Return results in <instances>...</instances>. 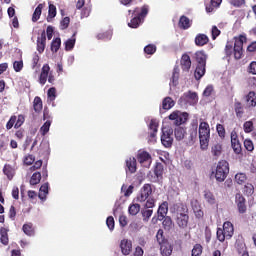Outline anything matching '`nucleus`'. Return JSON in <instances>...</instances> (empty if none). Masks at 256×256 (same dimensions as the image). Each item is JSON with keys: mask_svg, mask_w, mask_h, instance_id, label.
Returning a JSON list of instances; mask_svg holds the SVG:
<instances>
[{"mask_svg": "<svg viewBox=\"0 0 256 256\" xmlns=\"http://www.w3.org/2000/svg\"><path fill=\"white\" fill-rule=\"evenodd\" d=\"M171 211L176 215V225L180 229H187L189 227V207H187V204L183 202L175 203L171 207Z\"/></svg>", "mask_w": 256, "mask_h": 256, "instance_id": "obj_1", "label": "nucleus"}, {"mask_svg": "<svg viewBox=\"0 0 256 256\" xmlns=\"http://www.w3.org/2000/svg\"><path fill=\"white\" fill-rule=\"evenodd\" d=\"M234 41V43L231 41L226 43L224 53L226 57H231V55H234V58L239 60L243 57V44L247 43V36L239 35V37H234Z\"/></svg>", "mask_w": 256, "mask_h": 256, "instance_id": "obj_2", "label": "nucleus"}, {"mask_svg": "<svg viewBox=\"0 0 256 256\" xmlns=\"http://www.w3.org/2000/svg\"><path fill=\"white\" fill-rule=\"evenodd\" d=\"M149 13V6L144 5L142 8L136 7L132 12V19L128 23V27L131 29H137L141 23L145 21Z\"/></svg>", "mask_w": 256, "mask_h": 256, "instance_id": "obj_3", "label": "nucleus"}, {"mask_svg": "<svg viewBox=\"0 0 256 256\" xmlns=\"http://www.w3.org/2000/svg\"><path fill=\"white\" fill-rule=\"evenodd\" d=\"M198 133L200 149H202V151H207L209 148V139H211V128L209 127V123L200 122Z\"/></svg>", "mask_w": 256, "mask_h": 256, "instance_id": "obj_4", "label": "nucleus"}, {"mask_svg": "<svg viewBox=\"0 0 256 256\" xmlns=\"http://www.w3.org/2000/svg\"><path fill=\"white\" fill-rule=\"evenodd\" d=\"M235 233V228L233 227V223L227 221L223 224V229L218 228L216 232V237L220 243H223L225 239H231L233 234Z\"/></svg>", "mask_w": 256, "mask_h": 256, "instance_id": "obj_5", "label": "nucleus"}, {"mask_svg": "<svg viewBox=\"0 0 256 256\" xmlns=\"http://www.w3.org/2000/svg\"><path fill=\"white\" fill-rule=\"evenodd\" d=\"M229 175V162L226 160H220L216 166L215 179L218 183H223Z\"/></svg>", "mask_w": 256, "mask_h": 256, "instance_id": "obj_6", "label": "nucleus"}, {"mask_svg": "<svg viewBox=\"0 0 256 256\" xmlns=\"http://www.w3.org/2000/svg\"><path fill=\"white\" fill-rule=\"evenodd\" d=\"M168 119H170V121H174V125L179 127L180 125L187 123L189 119V113L175 110L168 116Z\"/></svg>", "mask_w": 256, "mask_h": 256, "instance_id": "obj_7", "label": "nucleus"}, {"mask_svg": "<svg viewBox=\"0 0 256 256\" xmlns=\"http://www.w3.org/2000/svg\"><path fill=\"white\" fill-rule=\"evenodd\" d=\"M151 195H153V187L151 184H144L136 197V201L145 203L146 200L151 198Z\"/></svg>", "mask_w": 256, "mask_h": 256, "instance_id": "obj_8", "label": "nucleus"}, {"mask_svg": "<svg viewBox=\"0 0 256 256\" xmlns=\"http://www.w3.org/2000/svg\"><path fill=\"white\" fill-rule=\"evenodd\" d=\"M231 147L236 155H243V147L241 146V141H239V135L237 130H232L230 133Z\"/></svg>", "mask_w": 256, "mask_h": 256, "instance_id": "obj_9", "label": "nucleus"}, {"mask_svg": "<svg viewBox=\"0 0 256 256\" xmlns=\"http://www.w3.org/2000/svg\"><path fill=\"white\" fill-rule=\"evenodd\" d=\"M235 203H236L238 212L241 215L247 213V200L245 199V196L243 194L237 193L235 195Z\"/></svg>", "mask_w": 256, "mask_h": 256, "instance_id": "obj_10", "label": "nucleus"}, {"mask_svg": "<svg viewBox=\"0 0 256 256\" xmlns=\"http://www.w3.org/2000/svg\"><path fill=\"white\" fill-rule=\"evenodd\" d=\"M161 143L167 148L173 145V130L171 128L162 130Z\"/></svg>", "mask_w": 256, "mask_h": 256, "instance_id": "obj_11", "label": "nucleus"}, {"mask_svg": "<svg viewBox=\"0 0 256 256\" xmlns=\"http://www.w3.org/2000/svg\"><path fill=\"white\" fill-rule=\"evenodd\" d=\"M50 73H52L51 66H49V64H44L38 77V83L40 85H45V83H47V78L49 77Z\"/></svg>", "mask_w": 256, "mask_h": 256, "instance_id": "obj_12", "label": "nucleus"}, {"mask_svg": "<svg viewBox=\"0 0 256 256\" xmlns=\"http://www.w3.org/2000/svg\"><path fill=\"white\" fill-rule=\"evenodd\" d=\"M121 253L124 255H130L133 251V242L129 239H123L120 242Z\"/></svg>", "mask_w": 256, "mask_h": 256, "instance_id": "obj_13", "label": "nucleus"}, {"mask_svg": "<svg viewBox=\"0 0 256 256\" xmlns=\"http://www.w3.org/2000/svg\"><path fill=\"white\" fill-rule=\"evenodd\" d=\"M191 25H193V20L189 19V17L182 15L178 21L179 29L183 31H187V29H191Z\"/></svg>", "mask_w": 256, "mask_h": 256, "instance_id": "obj_14", "label": "nucleus"}, {"mask_svg": "<svg viewBox=\"0 0 256 256\" xmlns=\"http://www.w3.org/2000/svg\"><path fill=\"white\" fill-rule=\"evenodd\" d=\"M149 141H155V138L157 137V131H159V123H157L156 120H151L149 124Z\"/></svg>", "mask_w": 256, "mask_h": 256, "instance_id": "obj_15", "label": "nucleus"}, {"mask_svg": "<svg viewBox=\"0 0 256 256\" xmlns=\"http://www.w3.org/2000/svg\"><path fill=\"white\" fill-rule=\"evenodd\" d=\"M47 45V34L45 31L41 33V36L37 38V51L38 53H43Z\"/></svg>", "mask_w": 256, "mask_h": 256, "instance_id": "obj_16", "label": "nucleus"}, {"mask_svg": "<svg viewBox=\"0 0 256 256\" xmlns=\"http://www.w3.org/2000/svg\"><path fill=\"white\" fill-rule=\"evenodd\" d=\"M158 221H163L165 217H167V213H169V203L167 201H164L159 207H158Z\"/></svg>", "mask_w": 256, "mask_h": 256, "instance_id": "obj_17", "label": "nucleus"}, {"mask_svg": "<svg viewBox=\"0 0 256 256\" xmlns=\"http://www.w3.org/2000/svg\"><path fill=\"white\" fill-rule=\"evenodd\" d=\"M245 103L247 109H252L253 107H256V93L255 91H250L245 96Z\"/></svg>", "mask_w": 256, "mask_h": 256, "instance_id": "obj_18", "label": "nucleus"}, {"mask_svg": "<svg viewBox=\"0 0 256 256\" xmlns=\"http://www.w3.org/2000/svg\"><path fill=\"white\" fill-rule=\"evenodd\" d=\"M180 65H181V69L182 71H189V69H191V57L189 56V54L184 53L181 57L180 60Z\"/></svg>", "mask_w": 256, "mask_h": 256, "instance_id": "obj_19", "label": "nucleus"}, {"mask_svg": "<svg viewBox=\"0 0 256 256\" xmlns=\"http://www.w3.org/2000/svg\"><path fill=\"white\" fill-rule=\"evenodd\" d=\"M194 43L197 47H205L209 43V36L206 34H197Z\"/></svg>", "mask_w": 256, "mask_h": 256, "instance_id": "obj_20", "label": "nucleus"}, {"mask_svg": "<svg viewBox=\"0 0 256 256\" xmlns=\"http://www.w3.org/2000/svg\"><path fill=\"white\" fill-rule=\"evenodd\" d=\"M160 253L162 256H171L173 253V245L169 242L160 244Z\"/></svg>", "mask_w": 256, "mask_h": 256, "instance_id": "obj_21", "label": "nucleus"}, {"mask_svg": "<svg viewBox=\"0 0 256 256\" xmlns=\"http://www.w3.org/2000/svg\"><path fill=\"white\" fill-rule=\"evenodd\" d=\"M234 111H235L237 119H243V115H245V108L243 107V103L235 100Z\"/></svg>", "mask_w": 256, "mask_h": 256, "instance_id": "obj_22", "label": "nucleus"}, {"mask_svg": "<svg viewBox=\"0 0 256 256\" xmlns=\"http://www.w3.org/2000/svg\"><path fill=\"white\" fill-rule=\"evenodd\" d=\"M195 59L197 65H207V54L205 51L200 50L195 53Z\"/></svg>", "mask_w": 256, "mask_h": 256, "instance_id": "obj_23", "label": "nucleus"}, {"mask_svg": "<svg viewBox=\"0 0 256 256\" xmlns=\"http://www.w3.org/2000/svg\"><path fill=\"white\" fill-rule=\"evenodd\" d=\"M3 173L6 175L7 179L11 181L15 177V168L11 164H5L3 167Z\"/></svg>", "mask_w": 256, "mask_h": 256, "instance_id": "obj_24", "label": "nucleus"}, {"mask_svg": "<svg viewBox=\"0 0 256 256\" xmlns=\"http://www.w3.org/2000/svg\"><path fill=\"white\" fill-rule=\"evenodd\" d=\"M221 3H223V0H211L210 4L206 5V12L213 13L215 9H219V7H221Z\"/></svg>", "mask_w": 256, "mask_h": 256, "instance_id": "obj_25", "label": "nucleus"}, {"mask_svg": "<svg viewBox=\"0 0 256 256\" xmlns=\"http://www.w3.org/2000/svg\"><path fill=\"white\" fill-rule=\"evenodd\" d=\"M222 153H223V145L217 143L211 147V154L214 157V159H219Z\"/></svg>", "mask_w": 256, "mask_h": 256, "instance_id": "obj_26", "label": "nucleus"}, {"mask_svg": "<svg viewBox=\"0 0 256 256\" xmlns=\"http://www.w3.org/2000/svg\"><path fill=\"white\" fill-rule=\"evenodd\" d=\"M137 160L141 164L151 163V154H149V152H147V151L139 152L138 155H137Z\"/></svg>", "mask_w": 256, "mask_h": 256, "instance_id": "obj_27", "label": "nucleus"}, {"mask_svg": "<svg viewBox=\"0 0 256 256\" xmlns=\"http://www.w3.org/2000/svg\"><path fill=\"white\" fill-rule=\"evenodd\" d=\"M126 167L129 173H135L137 171V160L135 157H130L126 160Z\"/></svg>", "mask_w": 256, "mask_h": 256, "instance_id": "obj_28", "label": "nucleus"}, {"mask_svg": "<svg viewBox=\"0 0 256 256\" xmlns=\"http://www.w3.org/2000/svg\"><path fill=\"white\" fill-rule=\"evenodd\" d=\"M206 67L207 65L197 64L194 72V76L197 81H199V79H201L205 75Z\"/></svg>", "mask_w": 256, "mask_h": 256, "instance_id": "obj_29", "label": "nucleus"}, {"mask_svg": "<svg viewBox=\"0 0 256 256\" xmlns=\"http://www.w3.org/2000/svg\"><path fill=\"white\" fill-rule=\"evenodd\" d=\"M47 195H49V183H44L40 187L38 197L41 201H45L47 199Z\"/></svg>", "mask_w": 256, "mask_h": 256, "instance_id": "obj_30", "label": "nucleus"}, {"mask_svg": "<svg viewBox=\"0 0 256 256\" xmlns=\"http://www.w3.org/2000/svg\"><path fill=\"white\" fill-rule=\"evenodd\" d=\"M9 229L5 228V227H1L0 228V242L2 243V245H9Z\"/></svg>", "mask_w": 256, "mask_h": 256, "instance_id": "obj_31", "label": "nucleus"}, {"mask_svg": "<svg viewBox=\"0 0 256 256\" xmlns=\"http://www.w3.org/2000/svg\"><path fill=\"white\" fill-rule=\"evenodd\" d=\"M175 107V100L171 97H166L162 101V109L165 111H169V109H173Z\"/></svg>", "mask_w": 256, "mask_h": 256, "instance_id": "obj_32", "label": "nucleus"}, {"mask_svg": "<svg viewBox=\"0 0 256 256\" xmlns=\"http://www.w3.org/2000/svg\"><path fill=\"white\" fill-rule=\"evenodd\" d=\"M22 231L28 237H33L35 235V228L33 227V223L29 222L22 226Z\"/></svg>", "mask_w": 256, "mask_h": 256, "instance_id": "obj_33", "label": "nucleus"}, {"mask_svg": "<svg viewBox=\"0 0 256 256\" xmlns=\"http://www.w3.org/2000/svg\"><path fill=\"white\" fill-rule=\"evenodd\" d=\"M33 109L35 113H41V111H43V100H41V97L36 96L34 98Z\"/></svg>", "mask_w": 256, "mask_h": 256, "instance_id": "obj_34", "label": "nucleus"}, {"mask_svg": "<svg viewBox=\"0 0 256 256\" xmlns=\"http://www.w3.org/2000/svg\"><path fill=\"white\" fill-rule=\"evenodd\" d=\"M76 35H77V32H75L70 39L66 40V42L64 43L65 51H73L75 47V43L77 41V39H75Z\"/></svg>", "mask_w": 256, "mask_h": 256, "instance_id": "obj_35", "label": "nucleus"}, {"mask_svg": "<svg viewBox=\"0 0 256 256\" xmlns=\"http://www.w3.org/2000/svg\"><path fill=\"white\" fill-rule=\"evenodd\" d=\"M162 221L165 231H171L173 229V219H171V216H164Z\"/></svg>", "mask_w": 256, "mask_h": 256, "instance_id": "obj_36", "label": "nucleus"}, {"mask_svg": "<svg viewBox=\"0 0 256 256\" xmlns=\"http://www.w3.org/2000/svg\"><path fill=\"white\" fill-rule=\"evenodd\" d=\"M41 13H43V4H39L32 15V22L37 23L38 19H41Z\"/></svg>", "mask_w": 256, "mask_h": 256, "instance_id": "obj_37", "label": "nucleus"}, {"mask_svg": "<svg viewBox=\"0 0 256 256\" xmlns=\"http://www.w3.org/2000/svg\"><path fill=\"white\" fill-rule=\"evenodd\" d=\"M196 142H197V128L190 130V135L188 138L187 145H189V147H191V146L195 145Z\"/></svg>", "mask_w": 256, "mask_h": 256, "instance_id": "obj_38", "label": "nucleus"}, {"mask_svg": "<svg viewBox=\"0 0 256 256\" xmlns=\"http://www.w3.org/2000/svg\"><path fill=\"white\" fill-rule=\"evenodd\" d=\"M55 17H57V7L54 4H49L47 21L49 22L51 19H55Z\"/></svg>", "mask_w": 256, "mask_h": 256, "instance_id": "obj_39", "label": "nucleus"}, {"mask_svg": "<svg viewBox=\"0 0 256 256\" xmlns=\"http://www.w3.org/2000/svg\"><path fill=\"white\" fill-rule=\"evenodd\" d=\"M204 199L210 205H215V203H216L215 195H213V192H211L209 190L204 191Z\"/></svg>", "mask_w": 256, "mask_h": 256, "instance_id": "obj_40", "label": "nucleus"}, {"mask_svg": "<svg viewBox=\"0 0 256 256\" xmlns=\"http://www.w3.org/2000/svg\"><path fill=\"white\" fill-rule=\"evenodd\" d=\"M61 49V38L57 37L51 42V51L52 53H57Z\"/></svg>", "mask_w": 256, "mask_h": 256, "instance_id": "obj_41", "label": "nucleus"}, {"mask_svg": "<svg viewBox=\"0 0 256 256\" xmlns=\"http://www.w3.org/2000/svg\"><path fill=\"white\" fill-rule=\"evenodd\" d=\"M174 135L177 141H182V139H185V130L183 127H177L174 130Z\"/></svg>", "mask_w": 256, "mask_h": 256, "instance_id": "obj_42", "label": "nucleus"}, {"mask_svg": "<svg viewBox=\"0 0 256 256\" xmlns=\"http://www.w3.org/2000/svg\"><path fill=\"white\" fill-rule=\"evenodd\" d=\"M156 239H157L158 245H163V243L169 242V240H167V238H165L163 229L158 230V232L156 234Z\"/></svg>", "mask_w": 256, "mask_h": 256, "instance_id": "obj_43", "label": "nucleus"}, {"mask_svg": "<svg viewBox=\"0 0 256 256\" xmlns=\"http://www.w3.org/2000/svg\"><path fill=\"white\" fill-rule=\"evenodd\" d=\"M165 171L163 163L157 162L154 167V175L157 177H163V172Z\"/></svg>", "mask_w": 256, "mask_h": 256, "instance_id": "obj_44", "label": "nucleus"}, {"mask_svg": "<svg viewBox=\"0 0 256 256\" xmlns=\"http://www.w3.org/2000/svg\"><path fill=\"white\" fill-rule=\"evenodd\" d=\"M185 99H188L189 101H192V103H197L199 101V96H197L196 92L188 91L184 93Z\"/></svg>", "mask_w": 256, "mask_h": 256, "instance_id": "obj_45", "label": "nucleus"}, {"mask_svg": "<svg viewBox=\"0 0 256 256\" xmlns=\"http://www.w3.org/2000/svg\"><path fill=\"white\" fill-rule=\"evenodd\" d=\"M203 255V246L201 244H195L193 246L191 256H201Z\"/></svg>", "mask_w": 256, "mask_h": 256, "instance_id": "obj_46", "label": "nucleus"}, {"mask_svg": "<svg viewBox=\"0 0 256 256\" xmlns=\"http://www.w3.org/2000/svg\"><path fill=\"white\" fill-rule=\"evenodd\" d=\"M41 183V173L35 172L30 178V185H39Z\"/></svg>", "mask_w": 256, "mask_h": 256, "instance_id": "obj_47", "label": "nucleus"}, {"mask_svg": "<svg viewBox=\"0 0 256 256\" xmlns=\"http://www.w3.org/2000/svg\"><path fill=\"white\" fill-rule=\"evenodd\" d=\"M140 211H141V205L139 204H132L128 208V213L133 216L137 215V213H139Z\"/></svg>", "mask_w": 256, "mask_h": 256, "instance_id": "obj_48", "label": "nucleus"}, {"mask_svg": "<svg viewBox=\"0 0 256 256\" xmlns=\"http://www.w3.org/2000/svg\"><path fill=\"white\" fill-rule=\"evenodd\" d=\"M243 129H244V133H252L253 129H255L253 120L244 122Z\"/></svg>", "mask_w": 256, "mask_h": 256, "instance_id": "obj_49", "label": "nucleus"}, {"mask_svg": "<svg viewBox=\"0 0 256 256\" xmlns=\"http://www.w3.org/2000/svg\"><path fill=\"white\" fill-rule=\"evenodd\" d=\"M156 52H157V46H155V44H148L144 48V53H146V55H155Z\"/></svg>", "mask_w": 256, "mask_h": 256, "instance_id": "obj_50", "label": "nucleus"}, {"mask_svg": "<svg viewBox=\"0 0 256 256\" xmlns=\"http://www.w3.org/2000/svg\"><path fill=\"white\" fill-rule=\"evenodd\" d=\"M235 181L238 185H243L247 181V175L245 173H237L235 175Z\"/></svg>", "mask_w": 256, "mask_h": 256, "instance_id": "obj_51", "label": "nucleus"}, {"mask_svg": "<svg viewBox=\"0 0 256 256\" xmlns=\"http://www.w3.org/2000/svg\"><path fill=\"white\" fill-rule=\"evenodd\" d=\"M216 131L220 139H225V136L227 135V132L225 131V126H223L222 124H217Z\"/></svg>", "mask_w": 256, "mask_h": 256, "instance_id": "obj_52", "label": "nucleus"}, {"mask_svg": "<svg viewBox=\"0 0 256 256\" xmlns=\"http://www.w3.org/2000/svg\"><path fill=\"white\" fill-rule=\"evenodd\" d=\"M25 123V116L23 114L16 116V123L14 124V129H19Z\"/></svg>", "mask_w": 256, "mask_h": 256, "instance_id": "obj_53", "label": "nucleus"}, {"mask_svg": "<svg viewBox=\"0 0 256 256\" xmlns=\"http://www.w3.org/2000/svg\"><path fill=\"white\" fill-rule=\"evenodd\" d=\"M50 127H51V121L48 120L40 128L41 135H43V136L47 135L49 133Z\"/></svg>", "mask_w": 256, "mask_h": 256, "instance_id": "obj_54", "label": "nucleus"}, {"mask_svg": "<svg viewBox=\"0 0 256 256\" xmlns=\"http://www.w3.org/2000/svg\"><path fill=\"white\" fill-rule=\"evenodd\" d=\"M244 147L246 151H249L250 153L255 150V145L253 144V141H251V139L244 140Z\"/></svg>", "mask_w": 256, "mask_h": 256, "instance_id": "obj_55", "label": "nucleus"}, {"mask_svg": "<svg viewBox=\"0 0 256 256\" xmlns=\"http://www.w3.org/2000/svg\"><path fill=\"white\" fill-rule=\"evenodd\" d=\"M17 122V116L12 115L9 119V121L6 123V129L7 131H10V129H13L15 127V123Z\"/></svg>", "mask_w": 256, "mask_h": 256, "instance_id": "obj_56", "label": "nucleus"}, {"mask_svg": "<svg viewBox=\"0 0 256 256\" xmlns=\"http://www.w3.org/2000/svg\"><path fill=\"white\" fill-rule=\"evenodd\" d=\"M244 193L245 195H253V193H255V187L253 186V184L247 183L244 186Z\"/></svg>", "mask_w": 256, "mask_h": 256, "instance_id": "obj_57", "label": "nucleus"}, {"mask_svg": "<svg viewBox=\"0 0 256 256\" xmlns=\"http://www.w3.org/2000/svg\"><path fill=\"white\" fill-rule=\"evenodd\" d=\"M191 206H192V209L194 211V215L198 213V211H201L203 210L201 208V204H199V201L198 200H192L191 201Z\"/></svg>", "mask_w": 256, "mask_h": 256, "instance_id": "obj_58", "label": "nucleus"}, {"mask_svg": "<svg viewBox=\"0 0 256 256\" xmlns=\"http://www.w3.org/2000/svg\"><path fill=\"white\" fill-rule=\"evenodd\" d=\"M191 206H192V209L194 211V215L198 213V211H201L203 210L201 208V204H199V201L198 200H192L191 201Z\"/></svg>", "mask_w": 256, "mask_h": 256, "instance_id": "obj_59", "label": "nucleus"}, {"mask_svg": "<svg viewBox=\"0 0 256 256\" xmlns=\"http://www.w3.org/2000/svg\"><path fill=\"white\" fill-rule=\"evenodd\" d=\"M69 23H71V18L64 17L60 22V29L65 30L69 27Z\"/></svg>", "mask_w": 256, "mask_h": 256, "instance_id": "obj_60", "label": "nucleus"}, {"mask_svg": "<svg viewBox=\"0 0 256 256\" xmlns=\"http://www.w3.org/2000/svg\"><path fill=\"white\" fill-rule=\"evenodd\" d=\"M151 215H153V209L146 208L145 210H142V216L144 217L145 221L151 219Z\"/></svg>", "mask_w": 256, "mask_h": 256, "instance_id": "obj_61", "label": "nucleus"}, {"mask_svg": "<svg viewBox=\"0 0 256 256\" xmlns=\"http://www.w3.org/2000/svg\"><path fill=\"white\" fill-rule=\"evenodd\" d=\"M13 69L16 71V73H19L23 69V60L14 61Z\"/></svg>", "mask_w": 256, "mask_h": 256, "instance_id": "obj_62", "label": "nucleus"}, {"mask_svg": "<svg viewBox=\"0 0 256 256\" xmlns=\"http://www.w3.org/2000/svg\"><path fill=\"white\" fill-rule=\"evenodd\" d=\"M144 207L146 209H153V207H155V198H151V197L148 198L146 200V203H145Z\"/></svg>", "mask_w": 256, "mask_h": 256, "instance_id": "obj_63", "label": "nucleus"}, {"mask_svg": "<svg viewBox=\"0 0 256 256\" xmlns=\"http://www.w3.org/2000/svg\"><path fill=\"white\" fill-rule=\"evenodd\" d=\"M248 73L256 75V61H252L248 66Z\"/></svg>", "mask_w": 256, "mask_h": 256, "instance_id": "obj_64", "label": "nucleus"}]
</instances>
